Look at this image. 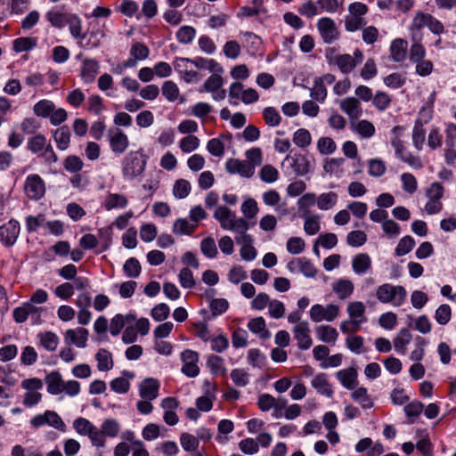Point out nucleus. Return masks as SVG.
<instances>
[{
  "label": "nucleus",
  "instance_id": "obj_13",
  "mask_svg": "<svg viewBox=\"0 0 456 456\" xmlns=\"http://www.w3.org/2000/svg\"><path fill=\"white\" fill-rule=\"evenodd\" d=\"M357 376V370L354 367L340 370L337 372V379L339 380L341 385L348 390H354L356 388Z\"/></svg>",
  "mask_w": 456,
  "mask_h": 456
},
{
  "label": "nucleus",
  "instance_id": "obj_32",
  "mask_svg": "<svg viewBox=\"0 0 456 456\" xmlns=\"http://www.w3.org/2000/svg\"><path fill=\"white\" fill-rule=\"evenodd\" d=\"M207 366L214 375H224L226 373V369L224 367V360L218 355H209L208 357Z\"/></svg>",
  "mask_w": 456,
  "mask_h": 456
},
{
  "label": "nucleus",
  "instance_id": "obj_58",
  "mask_svg": "<svg viewBox=\"0 0 456 456\" xmlns=\"http://www.w3.org/2000/svg\"><path fill=\"white\" fill-rule=\"evenodd\" d=\"M300 272L308 278H314L317 274V269L314 264L306 257L297 258Z\"/></svg>",
  "mask_w": 456,
  "mask_h": 456
},
{
  "label": "nucleus",
  "instance_id": "obj_1",
  "mask_svg": "<svg viewBox=\"0 0 456 456\" xmlns=\"http://www.w3.org/2000/svg\"><path fill=\"white\" fill-rule=\"evenodd\" d=\"M148 156L142 149L129 151L122 160V175L125 178L133 180L144 172Z\"/></svg>",
  "mask_w": 456,
  "mask_h": 456
},
{
  "label": "nucleus",
  "instance_id": "obj_39",
  "mask_svg": "<svg viewBox=\"0 0 456 456\" xmlns=\"http://www.w3.org/2000/svg\"><path fill=\"white\" fill-rule=\"evenodd\" d=\"M414 246V239L410 235L404 236L400 240L397 247L395 248V253L397 256H404L411 252Z\"/></svg>",
  "mask_w": 456,
  "mask_h": 456
},
{
  "label": "nucleus",
  "instance_id": "obj_10",
  "mask_svg": "<svg viewBox=\"0 0 456 456\" xmlns=\"http://www.w3.org/2000/svg\"><path fill=\"white\" fill-rule=\"evenodd\" d=\"M159 382L153 378L144 379L140 385V396L145 400H154L158 397Z\"/></svg>",
  "mask_w": 456,
  "mask_h": 456
},
{
  "label": "nucleus",
  "instance_id": "obj_54",
  "mask_svg": "<svg viewBox=\"0 0 456 456\" xmlns=\"http://www.w3.org/2000/svg\"><path fill=\"white\" fill-rule=\"evenodd\" d=\"M101 428L104 436L110 437L117 436L120 429L119 424L115 419H106Z\"/></svg>",
  "mask_w": 456,
  "mask_h": 456
},
{
  "label": "nucleus",
  "instance_id": "obj_14",
  "mask_svg": "<svg viewBox=\"0 0 456 456\" xmlns=\"http://www.w3.org/2000/svg\"><path fill=\"white\" fill-rule=\"evenodd\" d=\"M100 65L96 60L86 59L83 61L81 68L80 77L86 84L94 82L96 75L99 72Z\"/></svg>",
  "mask_w": 456,
  "mask_h": 456
},
{
  "label": "nucleus",
  "instance_id": "obj_57",
  "mask_svg": "<svg viewBox=\"0 0 456 456\" xmlns=\"http://www.w3.org/2000/svg\"><path fill=\"white\" fill-rule=\"evenodd\" d=\"M367 241V235L362 231H352L346 236V242L352 247H361Z\"/></svg>",
  "mask_w": 456,
  "mask_h": 456
},
{
  "label": "nucleus",
  "instance_id": "obj_31",
  "mask_svg": "<svg viewBox=\"0 0 456 456\" xmlns=\"http://www.w3.org/2000/svg\"><path fill=\"white\" fill-rule=\"evenodd\" d=\"M47 142L46 137L42 134L28 138L27 149L34 154H37L44 150Z\"/></svg>",
  "mask_w": 456,
  "mask_h": 456
},
{
  "label": "nucleus",
  "instance_id": "obj_11",
  "mask_svg": "<svg viewBox=\"0 0 456 456\" xmlns=\"http://www.w3.org/2000/svg\"><path fill=\"white\" fill-rule=\"evenodd\" d=\"M129 145L127 135L119 128H116L114 134L110 136V146L116 154H122Z\"/></svg>",
  "mask_w": 456,
  "mask_h": 456
},
{
  "label": "nucleus",
  "instance_id": "obj_64",
  "mask_svg": "<svg viewBox=\"0 0 456 456\" xmlns=\"http://www.w3.org/2000/svg\"><path fill=\"white\" fill-rule=\"evenodd\" d=\"M224 84L223 77L218 74L210 76L204 83L203 88L207 92L214 93L217 91Z\"/></svg>",
  "mask_w": 456,
  "mask_h": 456
},
{
  "label": "nucleus",
  "instance_id": "obj_25",
  "mask_svg": "<svg viewBox=\"0 0 456 456\" xmlns=\"http://www.w3.org/2000/svg\"><path fill=\"white\" fill-rule=\"evenodd\" d=\"M127 198L119 193H110L104 202V208L107 210L113 208H124L127 206Z\"/></svg>",
  "mask_w": 456,
  "mask_h": 456
},
{
  "label": "nucleus",
  "instance_id": "obj_48",
  "mask_svg": "<svg viewBox=\"0 0 456 456\" xmlns=\"http://www.w3.org/2000/svg\"><path fill=\"white\" fill-rule=\"evenodd\" d=\"M139 11L138 4L134 0H123L120 5L117 8V12H119L123 15L132 18Z\"/></svg>",
  "mask_w": 456,
  "mask_h": 456
},
{
  "label": "nucleus",
  "instance_id": "obj_62",
  "mask_svg": "<svg viewBox=\"0 0 456 456\" xmlns=\"http://www.w3.org/2000/svg\"><path fill=\"white\" fill-rule=\"evenodd\" d=\"M170 314L168 305L165 303H159L151 309V317L157 321L161 322L166 320Z\"/></svg>",
  "mask_w": 456,
  "mask_h": 456
},
{
  "label": "nucleus",
  "instance_id": "obj_47",
  "mask_svg": "<svg viewBox=\"0 0 456 456\" xmlns=\"http://www.w3.org/2000/svg\"><path fill=\"white\" fill-rule=\"evenodd\" d=\"M67 24L69 27L70 34L77 39H84L85 34L81 33V20L76 14H70Z\"/></svg>",
  "mask_w": 456,
  "mask_h": 456
},
{
  "label": "nucleus",
  "instance_id": "obj_61",
  "mask_svg": "<svg viewBox=\"0 0 456 456\" xmlns=\"http://www.w3.org/2000/svg\"><path fill=\"white\" fill-rule=\"evenodd\" d=\"M401 180L403 183V189L404 191L412 194L417 191L418 183L413 175L411 173H403L401 175Z\"/></svg>",
  "mask_w": 456,
  "mask_h": 456
},
{
  "label": "nucleus",
  "instance_id": "obj_8",
  "mask_svg": "<svg viewBox=\"0 0 456 456\" xmlns=\"http://www.w3.org/2000/svg\"><path fill=\"white\" fill-rule=\"evenodd\" d=\"M293 332L299 349L306 350L311 347L313 341L309 334L310 330L306 322L297 324L293 329Z\"/></svg>",
  "mask_w": 456,
  "mask_h": 456
},
{
  "label": "nucleus",
  "instance_id": "obj_24",
  "mask_svg": "<svg viewBox=\"0 0 456 456\" xmlns=\"http://www.w3.org/2000/svg\"><path fill=\"white\" fill-rule=\"evenodd\" d=\"M229 303L225 298H212L209 302L211 314L208 315L206 320L210 321L211 319L223 314L227 311Z\"/></svg>",
  "mask_w": 456,
  "mask_h": 456
},
{
  "label": "nucleus",
  "instance_id": "obj_18",
  "mask_svg": "<svg viewBox=\"0 0 456 456\" xmlns=\"http://www.w3.org/2000/svg\"><path fill=\"white\" fill-rule=\"evenodd\" d=\"M408 43L402 38L395 39L390 45L392 59L396 62L403 61L406 57Z\"/></svg>",
  "mask_w": 456,
  "mask_h": 456
},
{
  "label": "nucleus",
  "instance_id": "obj_60",
  "mask_svg": "<svg viewBox=\"0 0 456 456\" xmlns=\"http://www.w3.org/2000/svg\"><path fill=\"white\" fill-rule=\"evenodd\" d=\"M248 362L253 367L262 368L266 361V357L261 353L259 349L253 348L248 352Z\"/></svg>",
  "mask_w": 456,
  "mask_h": 456
},
{
  "label": "nucleus",
  "instance_id": "obj_50",
  "mask_svg": "<svg viewBox=\"0 0 456 456\" xmlns=\"http://www.w3.org/2000/svg\"><path fill=\"white\" fill-rule=\"evenodd\" d=\"M150 49L143 43H134L130 49L131 57L135 58L137 61L145 60L149 57Z\"/></svg>",
  "mask_w": 456,
  "mask_h": 456
},
{
  "label": "nucleus",
  "instance_id": "obj_51",
  "mask_svg": "<svg viewBox=\"0 0 456 456\" xmlns=\"http://www.w3.org/2000/svg\"><path fill=\"white\" fill-rule=\"evenodd\" d=\"M316 200V196L313 192L305 193L298 199L297 206L299 210L303 211L304 216H306L309 214L308 208L315 204Z\"/></svg>",
  "mask_w": 456,
  "mask_h": 456
},
{
  "label": "nucleus",
  "instance_id": "obj_26",
  "mask_svg": "<svg viewBox=\"0 0 456 456\" xmlns=\"http://www.w3.org/2000/svg\"><path fill=\"white\" fill-rule=\"evenodd\" d=\"M54 109L55 105L52 101L44 99L34 105L33 111L36 116L46 118L50 117Z\"/></svg>",
  "mask_w": 456,
  "mask_h": 456
},
{
  "label": "nucleus",
  "instance_id": "obj_33",
  "mask_svg": "<svg viewBox=\"0 0 456 456\" xmlns=\"http://www.w3.org/2000/svg\"><path fill=\"white\" fill-rule=\"evenodd\" d=\"M196 228L197 224H189L185 218H178L174 223L173 232L180 235H191Z\"/></svg>",
  "mask_w": 456,
  "mask_h": 456
},
{
  "label": "nucleus",
  "instance_id": "obj_45",
  "mask_svg": "<svg viewBox=\"0 0 456 456\" xmlns=\"http://www.w3.org/2000/svg\"><path fill=\"white\" fill-rule=\"evenodd\" d=\"M124 273L127 277H138L141 273V265L137 258H128L123 266Z\"/></svg>",
  "mask_w": 456,
  "mask_h": 456
},
{
  "label": "nucleus",
  "instance_id": "obj_46",
  "mask_svg": "<svg viewBox=\"0 0 456 456\" xmlns=\"http://www.w3.org/2000/svg\"><path fill=\"white\" fill-rule=\"evenodd\" d=\"M232 216H234L233 213L230 208L224 206L216 208L214 213V217L220 222L221 227L223 229H227V224Z\"/></svg>",
  "mask_w": 456,
  "mask_h": 456
},
{
  "label": "nucleus",
  "instance_id": "obj_4",
  "mask_svg": "<svg viewBox=\"0 0 456 456\" xmlns=\"http://www.w3.org/2000/svg\"><path fill=\"white\" fill-rule=\"evenodd\" d=\"M290 151L289 154L287 155L283 161V165L288 163L289 167L294 171V174L297 176H304L310 171V160L308 158L301 153H292Z\"/></svg>",
  "mask_w": 456,
  "mask_h": 456
},
{
  "label": "nucleus",
  "instance_id": "obj_40",
  "mask_svg": "<svg viewBox=\"0 0 456 456\" xmlns=\"http://www.w3.org/2000/svg\"><path fill=\"white\" fill-rule=\"evenodd\" d=\"M196 35V29L191 26H182L176 32L177 40L184 45L192 42Z\"/></svg>",
  "mask_w": 456,
  "mask_h": 456
},
{
  "label": "nucleus",
  "instance_id": "obj_17",
  "mask_svg": "<svg viewBox=\"0 0 456 456\" xmlns=\"http://www.w3.org/2000/svg\"><path fill=\"white\" fill-rule=\"evenodd\" d=\"M341 110L352 118H358L362 114L360 102L354 97H347L340 103Z\"/></svg>",
  "mask_w": 456,
  "mask_h": 456
},
{
  "label": "nucleus",
  "instance_id": "obj_30",
  "mask_svg": "<svg viewBox=\"0 0 456 456\" xmlns=\"http://www.w3.org/2000/svg\"><path fill=\"white\" fill-rule=\"evenodd\" d=\"M411 340V334L408 328H403L398 336L394 339V346L395 349L404 354H405V346L408 345Z\"/></svg>",
  "mask_w": 456,
  "mask_h": 456
},
{
  "label": "nucleus",
  "instance_id": "obj_9",
  "mask_svg": "<svg viewBox=\"0 0 456 456\" xmlns=\"http://www.w3.org/2000/svg\"><path fill=\"white\" fill-rule=\"evenodd\" d=\"M88 330L85 328H77L76 330L69 329L65 332V341L68 345L85 347L88 338Z\"/></svg>",
  "mask_w": 456,
  "mask_h": 456
},
{
  "label": "nucleus",
  "instance_id": "obj_20",
  "mask_svg": "<svg viewBox=\"0 0 456 456\" xmlns=\"http://www.w3.org/2000/svg\"><path fill=\"white\" fill-rule=\"evenodd\" d=\"M351 398L358 402L362 409H370L373 407L374 403L370 398V396L368 395L367 388L361 387L358 388H355L351 393Z\"/></svg>",
  "mask_w": 456,
  "mask_h": 456
},
{
  "label": "nucleus",
  "instance_id": "obj_28",
  "mask_svg": "<svg viewBox=\"0 0 456 456\" xmlns=\"http://www.w3.org/2000/svg\"><path fill=\"white\" fill-rule=\"evenodd\" d=\"M338 194L333 191L322 193L316 200V204L321 210H329L338 202Z\"/></svg>",
  "mask_w": 456,
  "mask_h": 456
},
{
  "label": "nucleus",
  "instance_id": "obj_56",
  "mask_svg": "<svg viewBox=\"0 0 456 456\" xmlns=\"http://www.w3.org/2000/svg\"><path fill=\"white\" fill-rule=\"evenodd\" d=\"M259 175L262 181L267 183L275 182L279 177L278 170L272 165H265L260 172Z\"/></svg>",
  "mask_w": 456,
  "mask_h": 456
},
{
  "label": "nucleus",
  "instance_id": "obj_52",
  "mask_svg": "<svg viewBox=\"0 0 456 456\" xmlns=\"http://www.w3.org/2000/svg\"><path fill=\"white\" fill-rule=\"evenodd\" d=\"M426 138V131L420 122H415L412 132V142L416 149L421 150Z\"/></svg>",
  "mask_w": 456,
  "mask_h": 456
},
{
  "label": "nucleus",
  "instance_id": "obj_22",
  "mask_svg": "<svg viewBox=\"0 0 456 456\" xmlns=\"http://www.w3.org/2000/svg\"><path fill=\"white\" fill-rule=\"evenodd\" d=\"M335 64L344 74H348L357 66V61L353 60V56L345 53L335 57Z\"/></svg>",
  "mask_w": 456,
  "mask_h": 456
},
{
  "label": "nucleus",
  "instance_id": "obj_23",
  "mask_svg": "<svg viewBox=\"0 0 456 456\" xmlns=\"http://www.w3.org/2000/svg\"><path fill=\"white\" fill-rule=\"evenodd\" d=\"M69 15L57 9H53L46 13L45 17L53 27L62 28L67 24Z\"/></svg>",
  "mask_w": 456,
  "mask_h": 456
},
{
  "label": "nucleus",
  "instance_id": "obj_63",
  "mask_svg": "<svg viewBox=\"0 0 456 456\" xmlns=\"http://www.w3.org/2000/svg\"><path fill=\"white\" fill-rule=\"evenodd\" d=\"M305 247V240L300 237H290L287 241V250L293 255L301 253Z\"/></svg>",
  "mask_w": 456,
  "mask_h": 456
},
{
  "label": "nucleus",
  "instance_id": "obj_44",
  "mask_svg": "<svg viewBox=\"0 0 456 456\" xmlns=\"http://www.w3.org/2000/svg\"><path fill=\"white\" fill-rule=\"evenodd\" d=\"M191 191V183L185 179H178L175 181L173 188V193L177 199L186 198Z\"/></svg>",
  "mask_w": 456,
  "mask_h": 456
},
{
  "label": "nucleus",
  "instance_id": "obj_3",
  "mask_svg": "<svg viewBox=\"0 0 456 456\" xmlns=\"http://www.w3.org/2000/svg\"><path fill=\"white\" fill-rule=\"evenodd\" d=\"M24 191L28 199L40 200L45 193L44 180L37 174L28 175L24 183Z\"/></svg>",
  "mask_w": 456,
  "mask_h": 456
},
{
  "label": "nucleus",
  "instance_id": "obj_59",
  "mask_svg": "<svg viewBox=\"0 0 456 456\" xmlns=\"http://www.w3.org/2000/svg\"><path fill=\"white\" fill-rule=\"evenodd\" d=\"M180 442L182 447L186 452L197 450L200 444L198 438L189 433H183L180 437Z\"/></svg>",
  "mask_w": 456,
  "mask_h": 456
},
{
  "label": "nucleus",
  "instance_id": "obj_21",
  "mask_svg": "<svg viewBox=\"0 0 456 456\" xmlns=\"http://www.w3.org/2000/svg\"><path fill=\"white\" fill-rule=\"evenodd\" d=\"M95 359L98 362L97 368L100 371H107L113 368L112 355L108 350L104 348L99 349Z\"/></svg>",
  "mask_w": 456,
  "mask_h": 456
},
{
  "label": "nucleus",
  "instance_id": "obj_12",
  "mask_svg": "<svg viewBox=\"0 0 456 456\" xmlns=\"http://www.w3.org/2000/svg\"><path fill=\"white\" fill-rule=\"evenodd\" d=\"M187 63H190V58L176 57L173 62L175 70L181 75L186 83H191L198 77V72L189 70Z\"/></svg>",
  "mask_w": 456,
  "mask_h": 456
},
{
  "label": "nucleus",
  "instance_id": "obj_35",
  "mask_svg": "<svg viewBox=\"0 0 456 456\" xmlns=\"http://www.w3.org/2000/svg\"><path fill=\"white\" fill-rule=\"evenodd\" d=\"M403 130V127L401 126H395L392 129V132L395 134V136L391 141V144L395 148L396 157L399 158L400 159L406 153V148L404 147L403 141L399 138V133H401Z\"/></svg>",
  "mask_w": 456,
  "mask_h": 456
},
{
  "label": "nucleus",
  "instance_id": "obj_42",
  "mask_svg": "<svg viewBox=\"0 0 456 456\" xmlns=\"http://www.w3.org/2000/svg\"><path fill=\"white\" fill-rule=\"evenodd\" d=\"M84 163L82 159L76 155H69L63 161V167L69 173H78L82 170Z\"/></svg>",
  "mask_w": 456,
  "mask_h": 456
},
{
  "label": "nucleus",
  "instance_id": "obj_29",
  "mask_svg": "<svg viewBox=\"0 0 456 456\" xmlns=\"http://www.w3.org/2000/svg\"><path fill=\"white\" fill-rule=\"evenodd\" d=\"M370 257L364 253L356 255L352 262L353 269L358 274L365 273L370 267Z\"/></svg>",
  "mask_w": 456,
  "mask_h": 456
},
{
  "label": "nucleus",
  "instance_id": "obj_15",
  "mask_svg": "<svg viewBox=\"0 0 456 456\" xmlns=\"http://www.w3.org/2000/svg\"><path fill=\"white\" fill-rule=\"evenodd\" d=\"M45 381L47 385V392L51 395H59L64 389V382L62 380L61 375L57 370L47 374L45 378Z\"/></svg>",
  "mask_w": 456,
  "mask_h": 456
},
{
  "label": "nucleus",
  "instance_id": "obj_19",
  "mask_svg": "<svg viewBox=\"0 0 456 456\" xmlns=\"http://www.w3.org/2000/svg\"><path fill=\"white\" fill-rule=\"evenodd\" d=\"M53 139L61 151L68 149L70 141V131L68 126H62L53 131Z\"/></svg>",
  "mask_w": 456,
  "mask_h": 456
},
{
  "label": "nucleus",
  "instance_id": "obj_36",
  "mask_svg": "<svg viewBox=\"0 0 456 456\" xmlns=\"http://www.w3.org/2000/svg\"><path fill=\"white\" fill-rule=\"evenodd\" d=\"M334 291L339 298L345 299L348 297L354 291V285L348 280H339L333 287Z\"/></svg>",
  "mask_w": 456,
  "mask_h": 456
},
{
  "label": "nucleus",
  "instance_id": "obj_6",
  "mask_svg": "<svg viewBox=\"0 0 456 456\" xmlns=\"http://www.w3.org/2000/svg\"><path fill=\"white\" fill-rule=\"evenodd\" d=\"M317 28L325 44H331L338 38L339 33L334 20L328 17L321 18Z\"/></svg>",
  "mask_w": 456,
  "mask_h": 456
},
{
  "label": "nucleus",
  "instance_id": "obj_2",
  "mask_svg": "<svg viewBox=\"0 0 456 456\" xmlns=\"http://www.w3.org/2000/svg\"><path fill=\"white\" fill-rule=\"evenodd\" d=\"M376 296L381 303H392L394 305L399 306L405 299L406 290L403 286L386 283L377 289Z\"/></svg>",
  "mask_w": 456,
  "mask_h": 456
},
{
  "label": "nucleus",
  "instance_id": "obj_53",
  "mask_svg": "<svg viewBox=\"0 0 456 456\" xmlns=\"http://www.w3.org/2000/svg\"><path fill=\"white\" fill-rule=\"evenodd\" d=\"M452 317V310L449 305H441L435 313V319L440 325L447 324Z\"/></svg>",
  "mask_w": 456,
  "mask_h": 456
},
{
  "label": "nucleus",
  "instance_id": "obj_41",
  "mask_svg": "<svg viewBox=\"0 0 456 456\" xmlns=\"http://www.w3.org/2000/svg\"><path fill=\"white\" fill-rule=\"evenodd\" d=\"M312 137L309 131L305 128L297 129L293 135V142L300 147L306 148L311 144Z\"/></svg>",
  "mask_w": 456,
  "mask_h": 456
},
{
  "label": "nucleus",
  "instance_id": "obj_16",
  "mask_svg": "<svg viewBox=\"0 0 456 456\" xmlns=\"http://www.w3.org/2000/svg\"><path fill=\"white\" fill-rule=\"evenodd\" d=\"M311 384L319 394L326 395L329 398L333 396V390L327 379V375L325 373L317 374L313 379Z\"/></svg>",
  "mask_w": 456,
  "mask_h": 456
},
{
  "label": "nucleus",
  "instance_id": "obj_34",
  "mask_svg": "<svg viewBox=\"0 0 456 456\" xmlns=\"http://www.w3.org/2000/svg\"><path fill=\"white\" fill-rule=\"evenodd\" d=\"M99 241L101 243V251L109 249L112 243L113 229L112 225L103 227L98 230Z\"/></svg>",
  "mask_w": 456,
  "mask_h": 456
},
{
  "label": "nucleus",
  "instance_id": "obj_38",
  "mask_svg": "<svg viewBox=\"0 0 456 456\" xmlns=\"http://www.w3.org/2000/svg\"><path fill=\"white\" fill-rule=\"evenodd\" d=\"M162 94L169 102H175L179 96V88L177 85L171 81H165L162 85Z\"/></svg>",
  "mask_w": 456,
  "mask_h": 456
},
{
  "label": "nucleus",
  "instance_id": "obj_43",
  "mask_svg": "<svg viewBox=\"0 0 456 456\" xmlns=\"http://www.w3.org/2000/svg\"><path fill=\"white\" fill-rule=\"evenodd\" d=\"M263 117L266 125L269 126H277L281 121V117L274 107L265 108Z\"/></svg>",
  "mask_w": 456,
  "mask_h": 456
},
{
  "label": "nucleus",
  "instance_id": "obj_55",
  "mask_svg": "<svg viewBox=\"0 0 456 456\" xmlns=\"http://www.w3.org/2000/svg\"><path fill=\"white\" fill-rule=\"evenodd\" d=\"M94 427L88 419L82 417L76 419L73 422V428L82 436H88Z\"/></svg>",
  "mask_w": 456,
  "mask_h": 456
},
{
  "label": "nucleus",
  "instance_id": "obj_5",
  "mask_svg": "<svg viewBox=\"0 0 456 456\" xmlns=\"http://www.w3.org/2000/svg\"><path fill=\"white\" fill-rule=\"evenodd\" d=\"M20 224L14 219L0 226V242L5 247H12L16 242L20 234Z\"/></svg>",
  "mask_w": 456,
  "mask_h": 456
},
{
  "label": "nucleus",
  "instance_id": "obj_49",
  "mask_svg": "<svg viewBox=\"0 0 456 456\" xmlns=\"http://www.w3.org/2000/svg\"><path fill=\"white\" fill-rule=\"evenodd\" d=\"M200 249L202 254L208 258H214L217 255V248L212 237H207L201 240Z\"/></svg>",
  "mask_w": 456,
  "mask_h": 456
},
{
  "label": "nucleus",
  "instance_id": "obj_37",
  "mask_svg": "<svg viewBox=\"0 0 456 456\" xmlns=\"http://www.w3.org/2000/svg\"><path fill=\"white\" fill-rule=\"evenodd\" d=\"M37 46L35 37H19L13 41V50L17 53L28 52Z\"/></svg>",
  "mask_w": 456,
  "mask_h": 456
},
{
  "label": "nucleus",
  "instance_id": "obj_27",
  "mask_svg": "<svg viewBox=\"0 0 456 456\" xmlns=\"http://www.w3.org/2000/svg\"><path fill=\"white\" fill-rule=\"evenodd\" d=\"M318 338L325 343H334L338 336L337 330L329 325H321L316 328Z\"/></svg>",
  "mask_w": 456,
  "mask_h": 456
},
{
  "label": "nucleus",
  "instance_id": "obj_7",
  "mask_svg": "<svg viewBox=\"0 0 456 456\" xmlns=\"http://www.w3.org/2000/svg\"><path fill=\"white\" fill-rule=\"evenodd\" d=\"M225 168L230 174H239L242 177L249 178L255 173L254 165L238 159H229L225 163Z\"/></svg>",
  "mask_w": 456,
  "mask_h": 456
}]
</instances>
